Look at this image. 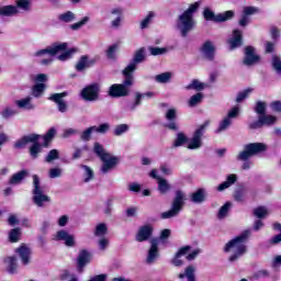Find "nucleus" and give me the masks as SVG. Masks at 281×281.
Returning a JSON list of instances; mask_svg holds the SVG:
<instances>
[{
	"instance_id": "obj_14",
	"label": "nucleus",
	"mask_w": 281,
	"mask_h": 281,
	"mask_svg": "<svg viewBox=\"0 0 281 281\" xmlns=\"http://www.w3.org/2000/svg\"><path fill=\"white\" fill-rule=\"evenodd\" d=\"M81 98H83L86 102H95V100L100 98V86L98 83L86 86L81 90Z\"/></svg>"
},
{
	"instance_id": "obj_34",
	"label": "nucleus",
	"mask_w": 281,
	"mask_h": 281,
	"mask_svg": "<svg viewBox=\"0 0 281 281\" xmlns=\"http://www.w3.org/2000/svg\"><path fill=\"white\" fill-rule=\"evenodd\" d=\"M47 89V85L45 83H35L31 88V93L33 98H42L43 93H45V90Z\"/></svg>"
},
{
	"instance_id": "obj_24",
	"label": "nucleus",
	"mask_w": 281,
	"mask_h": 281,
	"mask_svg": "<svg viewBox=\"0 0 281 281\" xmlns=\"http://www.w3.org/2000/svg\"><path fill=\"white\" fill-rule=\"evenodd\" d=\"M95 65V59H90L89 55H83L77 61L75 69L76 71H85V69H89Z\"/></svg>"
},
{
	"instance_id": "obj_62",
	"label": "nucleus",
	"mask_w": 281,
	"mask_h": 281,
	"mask_svg": "<svg viewBox=\"0 0 281 281\" xmlns=\"http://www.w3.org/2000/svg\"><path fill=\"white\" fill-rule=\"evenodd\" d=\"M115 52H117V44H113L111 45L108 50H106V57L110 59V60H113L115 59Z\"/></svg>"
},
{
	"instance_id": "obj_64",
	"label": "nucleus",
	"mask_w": 281,
	"mask_h": 281,
	"mask_svg": "<svg viewBox=\"0 0 281 281\" xmlns=\"http://www.w3.org/2000/svg\"><path fill=\"white\" fill-rule=\"evenodd\" d=\"M257 12H260V10L256 7H245L244 8L245 16H251V14H257Z\"/></svg>"
},
{
	"instance_id": "obj_54",
	"label": "nucleus",
	"mask_w": 281,
	"mask_h": 281,
	"mask_svg": "<svg viewBox=\"0 0 281 281\" xmlns=\"http://www.w3.org/2000/svg\"><path fill=\"white\" fill-rule=\"evenodd\" d=\"M153 19H155V13L153 11H150L146 18L140 22V30H146V27H148V25H150V21H153Z\"/></svg>"
},
{
	"instance_id": "obj_11",
	"label": "nucleus",
	"mask_w": 281,
	"mask_h": 281,
	"mask_svg": "<svg viewBox=\"0 0 281 281\" xmlns=\"http://www.w3.org/2000/svg\"><path fill=\"white\" fill-rule=\"evenodd\" d=\"M131 83L123 81L122 83H113L108 91L110 98H126L131 95Z\"/></svg>"
},
{
	"instance_id": "obj_15",
	"label": "nucleus",
	"mask_w": 281,
	"mask_h": 281,
	"mask_svg": "<svg viewBox=\"0 0 281 281\" xmlns=\"http://www.w3.org/2000/svg\"><path fill=\"white\" fill-rule=\"evenodd\" d=\"M153 232H155V228H153L150 224L140 226L135 235V241L146 243V240H150V238H153Z\"/></svg>"
},
{
	"instance_id": "obj_49",
	"label": "nucleus",
	"mask_w": 281,
	"mask_h": 281,
	"mask_svg": "<svg viewBox=\"0 0 281 281\" xmlns=\"http://www.w3.org/2000/svg\"><path fill=\"white\" fill-rule=\"evenodd\" d=\"M187 89H194L195 91H203L205 89V83L199 81L198 79H193L192 82L187 86Z\"/></svg>"
},
{
	"instance_id": "obj_21",
	"label": "nucleus",
	"mask_w": 281,
	"mask_h": 281,
	"mask_svg": "<svg viewBox=\"0 0 281 281\" xmlns=\"http://www.w3.org/2000/svg\"><path fill=\"white\" fill-rule=\"evenodd\" d=\"M102 167H101V172H103V175H106V172H111V170H113L115 168V166H117V164H120V157L117 156H110L105 157L104 159H101Z\"/></svg>"
},
{
	"instance_id": "obj_47",
	"label": "nucleus",
	"mask_w": 281,
	"mask_h": 281,
	"mask_svg": "<svg viewBox=\"0 0 281 281\" xmlns=\"http://www.w3.org/2000/svg\"><path fill=\"white\" fill-rule=\"evenodd\" d=\"M60 158V153L58 151V149H52L48 151L45 161L46 164H52V161H56V159Z\"/></svg>"
},
{
	"instance_id": "obj_23",
	"label": "nucleus",
	"mask_w": 281,
	"mask_h": 281,
	"mask_svg": "<svg viewBox=\"0 0 281 281\" xmlns=\"http://www.w3.org/2000/svg\"><path fill=\"white\" fill-rule=\"evenodd\" d=\"M56 240H64L66 247H76V237L68 234L67 231L61 229L56 233Z\"/></svg>"
},
{
	"instance_id": "obj_3",
	"label": "nucleus",
	"mask_w": 281,
	"mask_h": 281,
	"mask_svg": "<svg viewBox=\"0 0 281 281\" xmlns=\"http://www.w3.org/2000/svg\"><path fill=\"white\" fill-rule=\"evenodd\" d=\"M249 231H244L239 236H236L235 238L231 239L226 245L224 246V252L229 254L234 247L236 248V251L228 258L229 262H236L240 256H244V254H247V246L245 243L249 240Z\"/></svg>"
},
{
	"instance_id": "obj_1",
	"label": "nucleus",
	"mask_w": 281,
	"mask_h": 281,
	"mask_svg": "<svg viewBox=\"0 0 281 281\" xmlns=\"http://www.w3.org/2000/svg\"><path fill=\"white\" fill-rule=\"evenodd\" d=\"M55 137L56 127H50L43 136L36 133L22 136L14 143V148L21 150L25 148L27 144H32L29 147V155L31 159H38V157L43 153V148H49V145L52 144V142H54Z\"/></svg>"
},
{
	"instance_id": "obj_7",
	"label": "nucleus",
	"mask_w": 281,
	"mask_h": 281,
	"mask_svg": "<svg viewBox=\"0 0 281 281\" xmlns=\"http://www.w3.org/2000/svg\"><path fill=\"white\" fill-rule=\"evenodd\" d=\"M186 206V193L181 190H177L175 193V198L171 202V209L169 211L161 213V218H175V216H179L181 210Z\"/></svg>"
},
{
	"instance_id": "obj_31",
	"label": "nucleus",
	"mask_w": 281,
	"mask_h": 281,
	"mask_svg": "<svg viewBox=\"0 0 281 281\" xmlns=\"http://www.w3.org/2000/svg\"><path fill=\"white\" fill-rule=\"evenodd\" d=\"M19 14V9L15 5L9 4L0 7V16H14Z\"/></svg>"
},
{
	"instance_id": "obj_20",
	"label": "nucleus",
	"mask_w": 281,
	"mask_h": 281,
	"mask_svg": "<svg viewBox=\"0 0 281 281\" xmlns=\"http://www.w3.org/2000/svg\"><path fill=\"white\" fill-rule=\"evenodd\" d=\"M166 120L169 123L165 124V128H168V131L177 132L179 131V125L177 124V110L176 109H169L165 114Z\"/></svg>"
},
{
	"instance_id": "obj_26",
	"label": "nucleus",
	"mask_w": 281,
	"mask_h": 281,
	"mask_svg": "<svg viewBox=\"0 0 281 281\" xmlns=\"http://www.w3.org/2000/svg\"><path fill=\"white\" fill-rule=\"evenodd\" d=\"M15 254L19 255L22 265H27L32 256V249H30L26 244H21L20 247L16 248Z\"/></svg>"
},
{
	"instance_id": "obj_46",
	"label": "nucleus",
	"mask_w": 281,
	"mask_h": 281,
	"mask_svg": "<svg viewBox=\"0 0 281 281\" xmlns=\"http://www.w3.org/2000/svg\"><path fill=\"white\" fill-rule=\"evenodd\" d=\"M58 19L63 23H71V21L76 20V14H74V12L71 11H67L65 13H61Z\"/></svg>"
},
{
	"instance_id": "obj_38",
	"label": "nucleus",
	"mask_w": 281,
	"mask_h": 281,
	"mask_svg": "<svg viewBox=\"0 0 281 281\" xmlns=\"http://www.w3.org/2000/svg\"><path fill=\"white\" fill-rule=\"evenodd\" d=\"M93 153L101 160L104 159L105 157H110V155H111V154L106 153V150H104V146H102V144H100V143H94Z\"/></svg>"
},
{
	"instance_id": "obj_37",
	"label": "nucleus",
	"mask_w": 281,
	"mask_h": 281,
	"mask_svg": "<svg viewBox=\"0 0 281 281\" xmlns=\"http://www.w3.org/2000/svg\"><path fill=\"white\" fill-rule=\"evenodd\" d=\"M111 14L116 15V19L111 22V25L113 27H120V25H122V14H123L122 8L112 9Z\"/></svg>"
},
{
	"instance_id": "obj_43",
	"label": "nucleus",
	"mask_w": 281,
	"mask_h": 281,
	"mask_svg": "<svg viewBox=\"0 0 281 281\" xmlns=\"http://www.w3.org/2000/svg\"><path fill=\"white\" fill-rule=\"evenodd\" d=\"M16 10H24V12H29L30 8H32V1L30 0H16L15 1Z\"/></svg>"
},
{
	"instance_id": "obj_10",
	"label": "nucleus",
	"mask_w": 281,
	"mask_h": 281,
	"mask_svg": "<svg viewBox=\"0 0 281 281\" xmlns=\"http://www.w3.org/2000/svg\"><path fill=\"white\" fill-rule=\"evenodd\" d=\"M209 124L210 123L206 121L195 130L190 143L187 146L189 150H196L203 146V135H205V128H207Z\"/></svg>"
},
{
	"instance_id": "obj_4",
	"label": "nucleus",
	"mask_w": 281,
	"mask_h": 281,
	"mask_svg": "<svg viewBox=\"0 0 281 281\" xmlns=\"http://www.w3.org/2000/svg\"><path fill=\"white\" fill-rule=\"evenodd\" d=\"M68 46L69 45L67 43H54L52 44V46L37 50L36 53H34V56H45V54H48V56H57L58 54H60V52H63V54L58 55V60H69V58H71V56H74V54L78 52V48L72 47L67 49Z\"/></svg>"
},
{
	"instance_id": "obj_33",
	"label": "nucleus",
	"mask_w": 281,
	"mask_h": 281,
	"mask_svg": "<svg viewBox=\"0 0 281 281\" xmlns=\"http://www.w3.org/2000/svg\"><path fill=\"white\" fill-rule=\"evenodd\" d=\"M27 176V170H21L16 173H14L10 180H9V186H19L23 179H25Z\"/></svg>"
},
{
	"instance_id": "obj_27",
	"label": "nucleus",
	"mask_w": 281,
	"mask_h": 281,
	"mask_svg": "<svg viewBox=\"0 0 281 281\" xmlns=\"http://www.w3.org/2000/svg\"><path fill=\"white\" fill-rule=\"evenodd\" d=\"M191 249H192V246H183L179 248L173 259L171 260V265L173 267H182L183 260H181L180 258L181 256H187L188 251H190Z\"/></svg>"
},
{
	"instance_id": "obj_13",
	"label": "nucleus",
	"mask_w": 281,
	"mask_h": 281,
	"mask_svg": "<svg viewBox=\"0 0 281 281\" xmlns=\"http://www.w3.org/2000/svg\"><path fill=\"white\" fill-rule=\"evenodd\" d=\"M260 63V55L256 54V48L254 46H246L244 48V59L243 65L246 67H254Z\"/></svg>"
},
{
	"instance_id": "obj_18",
	"label": "nucleus",
	"mask_w": 281,
	"mask_h": 281,
	"mask_svg": "<svg viewBox=\"0 0 281 281\" xmlns=\"http://www.w3.org/2000/svg\"><path fill=\"white\" fill-rule=\"evenodd\" d=\"M200 52L204 55V58H206V60L212 61L214 60V58H216V46H214V44L210 40L205 41L202 44Z\"/></svg>"
},
{
	"instance_id": "obj_32",
	"label": "nucleus",
	"mask_w": 281,
	"mask_h": 281,
	"mask_svg": "<svg viewBox=\"0 0 281 281\" xmlns=\"http://www.w3.org/2000/svg\"><path fill=\"white\" fill-rule=\"evenodd\" d=\"M4 263L8 265L7 267L8 273H10L11 276H14L19 267L16 263V257L12 256V257L4 258Z\"/></svg>"
},
{
	"instance_id": "obj_57",
	"label": "nucleus",
	"mask_w": 281,
	"mask_h": 281,
	"mask_svg": "<svg viewBox=\"0 0 281 281\" xmlns=\"http://www.w3.org/2000/svg\"><path fill=\"white\" fill-rule=\"evenodd\" d=\"M94 133H100L101 135H104L109 133V130L111 128V125L109 123L100 124L99 126H93Z\"/></svg>"
},
{
	"instance_id": "obj_55",
	"label": "nucleus",
	"mask_w": 281,
	"mask_h": 281,
	"mask_svg": "<svg viewBox=\"0 0 281 281\" xmlns=\"http://www.w3.org/2000/svg\"><path fill=\"white\" fill-rule=\"evenodd\" d=\"M232 126V120L229 117H225L221 123L218 128L216 130V133H223V131H226V128H229Z\"/></svg>"
},
{
	"instance_id": "obj_22",
	"label": "nucleus",
	"mask_w": 281,
	"mask_h": 281,
	"mask_svg": "<svg viewBox=\"0 0 281 281\" xmlns=\"http://www.w3.org/2000/svg\"><path fill=\"white\" fill-rule=\"evenodd\" d=\"M63 98H67V92L53 93L48 97V100L50 102H55V104L58 105V111L60 113H66L67 112V102H65V100H63Z\"/></svg>"
},
{
	"instance_id": "obj_17",
	"label": "nucleus",
	"mask_w": 281,
	"mask_h": 281,
	"mask_svg": "<svg viewBox=\"0 0 281 281\" xmlns=\"http://www.w3.org/2000/svg\"><path fill=\"white\" fill-rule=\"evenodd\" d=\"M150 248L147 252V265H153L159 256V239L158 238H151L150 239Z\"/></svg>"
},
{
	"instance_id": "obj_16",
	"label": "nucleus",
	"mask_w": 281,
	"mask_h": 281,
	"mask_svg": "<svg viewBox=\"0 0 281 281\" xmlns=\"http://www.w3.org/2000/svg\"><path fill=\"white\" fill-rule=\"evenodd\" d=\"M91 259H92V255L91 252H89V250L87 249L79 250V254L77 256L78 273H82V271H85V267H87V265H90Z\"/></svg>"
},
{
	"instance_id": "obj_25",
	"label": "nucleus",
	"mask_w": 281,
	"mask_h": 281,
	"mask_svg": "<svg viewBox=\"0 0 281 281\" xmlns=\"http://www.w3.org/2000/svg\"><path fill=\"white\" fill-rule=\"evenodd\" d=\"M229 49H238V47H243V32L240 30H234L233 36L228 40Z\"/></svg>"
},
{
	"instance_id": "obj_52",
	"label": "nucleus",
	"mask_w": 281,
	"mask_h": 281,
	"mask_svg": "<svg viewBox=\"0 0 281 281\" xmlns=\"http://www.w3.org/2000/svg\"><path fill=\"white\" fill-rule=\"evenodd\" d=\"M267 214H269V211L265 206H258L254 210V216L257 218H266Z\"/></svg>"
},
{
	"instance_id": "obj_51",
	"label": "nucleus",
	"mask_w": 281,
	"mask_h": 281,
	"mask_svg": "<svg viewBox=\"0 0 281 281\" xmlns=\"http://www.w3.org/2000/svg\"><path fill=\"white\" fill-rule=\"evenodd\" d=\"M272 68L281 76V58L278 55L272 56Z\"/></svg>"
},
{
	"instance_id": "obj_5",
	"label": "nucleus",
	"mask_w": 281,
	"mask_h": 281,
	"mask_svg": "<svg viewBox=\"0 0 281 281\" xmlns=\"http://www.w3.org/2000/svg\"><path fill=\"white\" fill-rule=\"evenodd\" d=\"M199 2H194L189 5V8L182 14L179 15L177 25L178 30L181 32L182 38H186L188 34L194 30V12L199 10Z\"/></svg>"
},
{
	"instance_id": "obj_30",
	"label": "nucleus",
	"mask_w": 281,
	"mask_h": 281,
	"mask_svg": "<svg viewBox=\"0 0 281 281\" xmlns=\"http://www.w3.org/2000/svg\"><path fill=\"white\" fill-rule=\"evenodd\" d=\"M144 60H146V48L145 47H140L139 49H137L134 54V57L132 59V65H135L137 67V65L144 63Z\"/></svg>"
},
{
	"instance_id": "obj_45",
	"label": "nucleus",
	"mask_w": 281,
	"mask_h": 281,
	"mask_svg": "<svg viewBox=\"0 0 281 281\" xmlns=\"http://www.w3.org/2000/svg\"><path fill=\"white\" fill-rule=\"evenodd\" d=\"M95 133V130L93 126H90L86 128L81 134H80V140L81 142H91V135Z\"/></svg>"
},
{
	"instance_id": "obj_41",
	"label": "nucleus",
	"mask_w": 281,
	"mask_h": 281,
	"mask_svg": "<svg viewBox=\"0 0 281 281\" xmlns=\"http://www.w3.org/2000/svg\"><path fill=\"white\" fill-rule=\"evenodd\" d=\"M188 142H190L188 136H186V134H183V132H180L177 134V137L173 142V148H179V147L183 146L184 144H188Z\"/></svg>"
},
{
	"instance_id": "obj_42",
	"label": "nucleus",
	"mask_w": 281,
	"mask_h": 281,
	"mask_svg": "<svg viewBox=\"0 0 281 281\" xmlns=\"http://www.w3.org/2000/svg\"><path fill=\"white\" fill-rule=\"evenodd\" d=\"M21 228L15 227L9 232V243H19L21 240Z\"/></svg>"
},
{
	"instance_id": "obj_36",
	"label": "nucleus",
	"mask_w": 281,
	"mask_h": 281,
	"mask_svg": "<svg viewBox=\"0 0 281 281\" xmlns=\"http://www.w3.org/2000/svg\"><path fill=\"white\" fill-rule=\"evenodd\" d=\"M16 106L19 109H26V111H32L34 110V104H32V97H26L24 99H20L15 101Z\"/></svg>"
},
{
	"instance_id": "obj_39",
	"label": "nucleus",
	"mask_w": 281,
	"mask_h": 281,
	"mask_svg": "<svg viewBox=\"0 0 281 281\" xmlns=\"http://www.w3.org/2000/svg\"><path fill=\"white\" fill-rule=\"evenodd\" d=\"M192 203H203L205 201V189H198L191 194Z\"/></svg>"
},
{
	"instance_id": "obj_59",
	"label": "nucleus",
	"mask_w": 281,
	"mask_h": 281,
	"mask_svg": "<svg viewBox=\"0 0 281 281\" xmlns=\"http://www.w3.org/2000/svg\"><path fill=\"white\" fill-rule=\"evenodd\" d=\"M171 78H172L171 72H162V74L156 76V80L161 83L170 82Z\"/></svg>"
},
{
	"instance_id": "obj_12",
	"label": "nucleus",
	"mask_w": 281,
	"mask_h": 281,
	"mask_svg": "<svg viewBox=\"0 0 281 281\" xmlns=\"http://www.w3.org/2000/svg\"><path fill=\"white\" fill-rule=\"evenodd\" d=\"M278 117L271 114H261L258 120L249 124L250 131H256L257 128H262V126H273Z\"/></svg>"
},
{
	"instance_id": "obj_28",
	"label": "nucleus",
	"mask_w": 281,
	"mask_h": 281,
	"mask_svg": "<svg viewBox=\"0 0 281 281\" xmlns=\"http://www.w3.org/2000/svg\"><path fill=\"white\" fill-rule=\"evenodd\" d=\"M236 181H238V176H236L234 173L228 175L226 178V181L222 182L217 187V192H223L224 190H227V188H231L232 186H234V183H236Z\"/></svg>"
},
{
	"instance_id": "obj_19",
	"label": "nucleus",
	"mask_w": 281,
	"mask_h": 281,
	"mask_svg": "<svg viewBox=\"0 0 281 281\" xmlns=\"http://www.w3.org/2000/svg\"><path fill=\"white\" fill-rule=\"evenodd\" d=\"M137 70V66L133 63H130L123 70L122 76L124 78L123 82L126 85H131L132 87L135 85V71Z\"/></svg>"
},
{
	"instance_id": "obj_9",
	"label": "nucleus",
	"mask_w": 281,
	"mask_h": 281,
	"mask_svg": "<svg viewBox=\"0 0 281 281\" xmlns=\"http://www.w3.org/2000/svg\"><path fill=\"white\" fill-rule=\"evenodd\" d=\"M234 11H225L224 13L214 14V11L206 8L203 11V16L205 21H213V23H225V21H231V19H234Z\"/></svg>"
},
{
	"instance_id": "obj_8",
	"label": "nucleus",
	"mask_w": 281,
	"mask_h": 281,
	"mask_svg": "<svg viewBox=\"0 0 281 281\" xmlns=\"http://www.w3.org/2000/svg\"><path fill=\"white\" fill-rule=\"evenodd\" d=\"M33 203L37 205V207H43L45 203H49L52 199L49 195L43 193V189L41 188V178L38 176H33Z\"/></svg>"
},
{
	"instance_id": "obj_6",
	"label": "nucleus",
	"mask_w": 281,
	"mask_h": 281,
	"mask_svg": "<svg viewBox=\"0 0 281 281\" xmlns=\"http://www.w3.org/2000/svg\"><path fill=\"white\" fill-rule=\"evenodd\" d=\"M267 145L265 143H249L244 146V150L240 151L237 156L238 161H246L243 164V170H249L251 168V162L249 159L251 157H256V155H260V153H266Z\"/></svg>"
},
{
	"instance_id": "obj_50",
	"label": "nucleus",
	"mask_w": 281,
	"mask_h": 281,
	"mask_svg": "<svg viewBox=\"0 0 281 281\" xmlns=\"http://www.w3.org/2000/svg\"><path fill=\"white\" fill-rule=\"evenodd\" d=\"M108 232L109 227H106V224L101 223L97 225L94 236H106Z\"/></svg>"
},
{
	"instance_id": "obj_53",
	"label": "nucleus",
	"mask_w": 281,
	"mask_h": 281,
	"mask_svg": "<svg viewBox=\"0 0 281 281\" xmlns=\"http://www.w3.org/2000/svg\"><path fill=\"white\" fill-rule=\"evenodd\" d=\"M201 100H203V93L193 94L189 100V106H196V104L201 103Z\"/></svg>"
},
{
	"instance_id": "obj_63",
	"label": "nucleus",
	"mask_w": 281,
	"mask_h": 281,
	"mask_svg": "<svg viewBox=\"0 0 281 281\" xmlns=\"http://www.w3.org/2000/svg\"><path fill=\"white\" fill-rule=\"evenodd\" d=\"M249 93H251V89H246L237 94L236 102L240 103L243 100L247 99Z\"/></svg>"
},
{
	"instance_id": "obj_2",
	"label": "nucleus",
	"mask_w": 281,
	"mask_h": 281,
	"mask_svg": "<svg viewBox=\"0 0 281 281\" xmlns=\"http://www.w3.org/2000/svg\"><path fill=\"white\" fill-rule=\"evenodd\" d=\"M55 137L56 127H50L43 136L36 133L22 136L14 143V148L21 150L25 148L27 144H32L29 147V155L31 159H38V157L43 153V148H49V145L52 144V142H54Z\"/></svg>"
},
{
	"instance_id": "obj_35",
	"label": "nucleus",
	"mask_w": 281,
	"mask_h": 281,
	"mask_svg": "<svg viewBox=\"0 0 281 281\" xmlns=\"http://www.w3.org/2000/svg\"><path fill=\"white\" fill-rule=\"evenodd\" d=\"M194 266H188L184 270V273H179L178 278L180 280H183V278H187L188 281H196V277L194 276Z\"/></svg>"
},
{
	"instance_id": "obj_56",
	"label": "nucleus",
	"mask_w": 281,
	"mask_h": 281,
	"mask_svg": "<svg viewBox=\"0 0 281 281\" xmlns=\"http://www.w3.org/2000/svg\"><path fill=\"white\" fill-rule=\"evenodd\" d=\"M128 124H120L116 125L114 128V135L115 137H120V135H124L128 131Z\"/></svg>"
},
{
	"instance_id": "obj_61",
	"label": "nucleus",
	"mask_w": 281,
	"mask_h": 281,
	"mask_svg": "<svg viewBox=\"0 0 281 281\" xmlns=\"http://www.w3.org/2000/svg\"><path fill=\"white\" fill-rule=\"evenodd\" d=\"M87 23H89V16H85L81 19V21L71 24L70 30H80V27H82V25H87Z\"/></svg>"
},
{
	"instance_id": "obj_44",
	"label": "nucleus",
	"mask_w": 281,
	"mask_h": 281,
	"mask_svg": "<svg viewBox=\"0 0 281 281\" xmlns=\"http://www.w3.org/2000/svg\"><path fill=\"white\" fill-rule=\"evenodd\" d=\"M232 207V202H226L223 206H221L218 213H217V218L223 220L229 214V210Z\"/></svg>"
},
{
	"instance_id": "obj_58",
	"label": "nucleus",
	"mask_w": 281,
	"mask_h": 281,
	"mask_svg": "<svg viewBox=\"0 0 281 281\" xmlns=\"http://www.w3.org/2000/svg\"><path fill=\"white\" fill-rule=\"evenodd\" d=\"M149 52L151 54V56H161L164 54L168 53V48L166 47H149Z\"/></svg>"
},
{
	"instance_id": "obj_29",
	"label": "nucleus",
	"mask_w": 281,
	"mask_h": 281,
	"mask_svg": "<svg viewBox=\"0 0 281 281\" xmlns=\"http://www.w3.org/2000/svg\"><path fill=\"white\" fill-rule=\"evenodd\" d=\"M144 98H155V92H150V91L145 93L136 92L135 102L132 105H130V111H135V109H137V106L142 104V99Z\"/></svg>"
},
{
	"instance_id": "obj_60",
	"label": "nucleus",
	"mask_w": 281,
	"mask_h": 281,
	"mask_svg": "<svg viewBox=\"0 0 281 281\" xmlns=\"http://www.w3.org/2000/svg\"><path fill=\"white\" fill-rule=\"evenodd\" d=\"M81 168L86 172L85 182L88 183V181H91V179L93 178V169L87 165H81Z\"/></svg>"
},
{
	"instance_id": "obj_48",
	"label": "nucleus",
	"mask_w": 281,
	"mask_h": 281,
	"mask_svg": "<svg viewBox=\"0 0 281 281\" xmlns=\"http://www.w3.org/2000/svg\"><path fill=\"white\" fill-rule=\"evenodd\" d=\"M255 113L258 115H265L267 113V103L265 101H257Z\"/></svg>"
},
{
	"instance_id": "obj_40",
	"label": "nucleus",
	"mask_w": 281,
	"mask_h": 281,
	"mask_svg": "<svg viewBox=\"0 0 281 281\" xmlns=\"http://www.w3.org/2000/svg\"><path fill=\"white\" fill-rule=\"evenodd\" d=\"M169 190H172V187L168 183V180L160 178L158 181V192L160 194H168Z\"/></svg>"
}]
</instances>
